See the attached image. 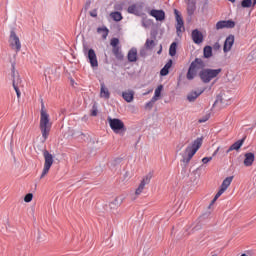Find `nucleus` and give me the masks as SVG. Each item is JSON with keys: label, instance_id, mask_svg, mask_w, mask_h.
Returning a JSON list of instances; mask_svg holds the SVG:
<instances>
[{"label": "nucleus", "instance_id": "f257e3e1", "mask_svg": "<svg viewBox=\"0 0 256 256\" xmlns=\"http://www.w3.org/2000/svg\"><path fill=\"white\" fill-rule=\"evenodd\" d=\"M205 67H207V65L205 64V61H203V59L195 58L188 68L186 79H188V81H193V79H195L197 75V71H199L198 77L200 78V81L207 84L211 83V80L215 79V77H218L219 73L223 71V69L221 68L211 69Z\"/></svg>", "mask_w": 256, "mask_h": 256}, {"label": "nucleus", "instance_id": "f03ea898", "mask_svg": "<svg viewBox=\"0 0 256 256\" xmlns=\"http://www.w3.org/2000/svg\"><path fill=\"white\" fill-rule=\"evenodd\" d=\"M51 122H49V114L45 110V104L41 102V111H40V131L44 141L49 139V133H51Z\"/></svg>", "mask_w": 256, "mask_h": 256}, {"label": "nucleus", "instance_id": "7ed1b4c3", "mask_svg": "<svg viewBox=\"0 0 256 256\" xmlns=\"http://www.w3.org/2000/svg\"><path fill=\"white\" fill-rule=\"evenodd\" d=\"M107 121L110 125V129H112L114 133H116L117 135H121L122 137L123 135H125V132L127 131V127H125V123H123V120L119 118L108 117Z\"/></svg>", "mask_w": 256, "mask_h": 256}, {"label": "nucleus", "instance_id": "20e7f679", "mask_svg": "<svg viewBox=\"0 0 256 256\" xmlns=\"http://www.w3.org/2000/svg\"><path fill=\"white\" fill-rule=\"evenodd\" d=\"M232 182L233 176H229L223 180L219 191L216 193V195L214 196L213 200L209 205V209H211V206L215 204V201H217V199H219L227 191V189H229V186L231 185Z\"/></svg>", "mask_w": 256, "mask_h": 256}, {"label": "nucleus", "instance_id": "39448f33", "mask_svg": "<svg viewBox=\"0 0 256 256\" xmlns=\"http://www.w3.org/2000/svg\"><path fill=\"white\" fill-rule=\"evenodd\" d=\"M43 156H44L45 162H44V168L40 176V179H44V177L49 173L54 163L53 154L49 153L47 150H43Z\"/></svg>", "mask_w": 256, "mask_h": 256}, {"label": "nucleus", "instance_id": "423d86ee", "mask_svg": "<svg viewBox=\"0 0 256 256\" xmlns=\"http://www.w3.org/2000/svg\"><path fill=\"white\" fill-rule=\"evenodd\" d=\"M10 47L15 49L16 53L21 51V41L19 40V36L15 33V30H11L10 39H9Z\"/></svg>", "mask_w": 256, "mask_h": 256}, {"label": "nucleus", "instance_id": "0eeeda50", "mask_svg": "<svg viewBox=\"0 0 256 256\" xmlns=\"http://www.w3.org/2000/svg\"><path fill=\"white\" fill-rule=\"evenodd\" d=\"M151 179H153V174L152 173L147 174L140 182L138 188L135 191V195H141V193H143V189H145V186L151 183Z\"/></svg>", "mask_w": 256, "mask_h": 256}, {"label": "nucleus", "instance_id": "6e6552de", "mask_svg": "<svg viewBox=\"0 0 256 256\" xmlns=\"http://www.w3.org/2000/svg\"><path fill=\"white\" fill-rule=\"evenodd\" d=\"M86 57L89 60L91 67H99V61H97V54L94 49L90 48Z\"/></svg>", "mask_w": 256, "mask_h": 256}, {"label": "nucleus", "instance_id": "1a4fd4ad", "mask_svg": "<svg viewBox=\"0 0 256 256\" xmlns=\"http://www.w3.org/2000/svg\"><path fill=\"white\" fill-rule=\"evenodd\" d=\"M235 44V35L230 34L224 41L223 51L224 53H229L233 45Z\"/></svg>", "mask_w": 256, "mask_h": 256}, {"label": "nucleus", "instance_id": "9d476101", "mask_svg": "<svg viewBox=\"0 0 256 256\" xmlns=\"http://www.w3.org/2000/svg\"><path fill=\"white\" fill-rule=\"evenodd\" d=\"M12 77H13L12 85L19 99L21 97V91L19 90V83H21V79H19V77L15 79V65H12Z\"/></svg>", "mask_w": 256, "mask_h": 256}, {"label": "nucleus", "instance_id": "9b49d317", "mask_svg": "<svg viewBox=\"0 0 256 256\" xmlns=\"http://www.w3.org/2000/svg\"><path fill=\"white\" fill-rule=\"evenodd\" d=\"M187 5V13L189 17H192V15L195 14V11H197V0H185Z\"/></svg>", "mask_w": 256, "mask_h": 256}, {"label": "nucleus", "instance_id": "f8f14e48", "mask_svg": "<svg viewBox=\"0 0 256 256\" xmlns=\"http://www.w3.org/2000/svg\"><path fill=\"white\" fill-rule=\"evenodd\" d=\"M245 139H247V136L245 135L242 139L236 141L235 143H233L228 150L226 151V153H231V151H239L241 149V147H243V143H245Z\"/></svg>", "mask_w": 256, "mask_h": 256}, {"label": "nucleus", "instance_id": "ddd939ff", "mask_svg": "<svg viewBox=\"0 0 256 256\" xmlns=\"http://www.w3.org/2000/svg\"><path fill=\"white\" fill-rule=\"evenodd\" d=\"M255 163V154L253 152H247L244 154V166L251 167Z\"/></svg>", "mask_w": 256, "mask_h": 256}, {"label": "nucleus", "instance_id": "4468645a", "mask_svg": "<svg viewBox=\"0 0 256 256\" xmlns=\"http://www.w3.org/2000/svg\"><path fill=\"white\" fill-rule=\"evenodd\" d=\"M191 36H192V41H194L196 45L203 43V33H201V31H199L198 29H194L192 31Z\"/></svg>", "mask_w": 256, "mask_h": 256}, {"label": "nucleus", "instance_id": "2eb2a0df", "mask_svg": "<svg viewBox=\"0 0 256 256\" xmlns=\"http://www.w3.org/2000/svg\"><path fill=\"white\" fill-rule=\"evenodd\" d=\"M151 17H155L156 21H165V11L163 10H151Z\"/></svg>", "mask_w": 256, "mask_h": 256}, {"label": "nucleus", "instance_id": "dca6fc26", "mask_svg": "<svg viewBox=\"0 0 256 256\" xmlns=\"http://www.w3.org/2000/svg\"><path fill=\"white\" fill-rule=\"evenodd\" d=\"M127 59L129 63H136L137 57V48L133 47L128 51Z\"/></svg>", "mask_w": 256, "mask_h": 256}, {"label": "nucleus", "instance_id": "f3484780", "mask_svg": "<svg viewBox=\"0 0 256 256\" xmlns=\"http://www.w3.org/2000/svg\"><path fill=\"white\" fill-rule=\"evenodd\" d=\"M205 92V89L200 90L199 92L197 91H192L187 95V100L190 103H193L194 101L197 100V97H199L200 95H203V93Z\"/></svg>", "mask_w": 256, "mask_h": 256}, {"label": "nucleus", "instance_id": "a211bd4d", "mask_svg": "<svg viewBox=\"0 0 256 256\" xmlns=\"http://www.w3.org/2000/svg\"><path fill=\"white\" fill-rule=\"evenodd\" d=\"M112 53L118 61H123V59H125L123 52H121V46L112 47Z\"/></svg>", "mask_w": 256, "mask_h": 256}, {"label": "nucleus", "instance_id": "6ab92c4d", "mask_svg": "<svg viewBox=\"0 0 256 256\" xmlns=\"http://www.w3.org/2000/svg\"><path fill=\"white\" fill-rule=\"evenodd\" d=\"M112 53L118 61H123V59H125L123 52H121V46L112 47Z\"/></svg>", "mask_w": 256, "mask_h": 256}, {"label": "nucleus", "instance_id": "aec40b11", "mask_svg": "<svg viewBox=\"0 0 256 256\" xmlns=\"http://www.w3.org/2000/svg\"><path fill=\"white\" fill-rule=\"evenodd\" d=\"M171 67H173V60L172 59L168 60V62L160 70V76L161 77H167V74L169 73V69H171Z\"/></svg>", "mask_w": 256, "mask_h": 256}, {"label": "nucleus", "instance_id": "412c9836", "mask_svg": "<svg viewBox=\"0 0 256 256\" xmlns=\"http://www.w3.org/2000/svg\"><path fill=\"white\" fill-rule=\"evenodd\" d=\"M100 97L103 99H111V92H109V89L105 87V83H101Z\"/></svg>", "mask_w": 256, "mask_h": 256}, {"label": "nucleus", "instance_id": "4be33fe9", "mask_svg": "<svg viewBox=\"0 0 256 256\" xmlns=\"http://www.w3.org/2000/svg\"><path fill=\"white\" fill-rule=\"evenodd\" d=\"M122 98L126 103H132L133 99H135V92H133V90L129 92H122Z\"/></svg>", "mask_w": 256, "mask_h": 256}, {"label": "nucleus", "instance_id": "5701e85b", "mask_svg": "<svg viewBox=\"0 0 256 256\" xmlns=\"http://www.w3.org/2000/svg\"><path fill=\"white\" fill-rule=\"evenodd\" d=\"M219 103H220L221 107H227V105H229V103H230V100L225 99V97H223V95H218L216 97L214 105H217Z\"/></svg>", "mask_w": 256, "mask_h": 256}, {"label": "nucleus", "instance_id": "b1692460", "mask_svg": "<svg viewBox=\"0 0 256 256\" xmlns=\"http://www.w3.org/2000/svg\"><path fill=\"white\" fill-rule=\"evenodd\" d=\"M203 57L204 59H211V57H213V47L205 46L203 49Z\"/></svg>", "mask_w": 256, "mask_h": 256}, {"label": "nucleus", "instance_id": "393cba45", "mask_svg": "<svg viewBox=\"0 0 256 256\" xmlns=\"http://www.w3.org/2000/svg\"><path fill=\"white\" fill-rule=\"evenodd\" d=\"M201 145H203V137L194 140L190 148L199 151V149H201Z\"/></svg>", "mask_w": 256, "mask_h": 256}, {"label": "nucleus", "instance_id": "a878e982", "mask_svg": "<svg viewBox=\"0 0 256 256\" xmlns=\"http://www.w3.org/2000/svg\"><path fill=\"white\" fill-rule=\"evenodd\" d=\"M121 203H123V199L116 197L114 201L110 203V208L117 209V207H120Z\"/></svg>", "mask_w": 256, "mask_h": 256}, {"label": "nucleus", "instance_id": "bb28decb", "mask_svg": "<svg viewBox=\"0 0 256 256\" xmlns=\"http://www.w3.org/2000/svg\"><path fill=\"white\" fill-rule=\"evenodd\" d=\"M128 13L131 15H137L139 16V8L137 7L136 4H132L131 6L128 7L127 9Z\"/></svg>", "mask_w": 256, "mask_h": 256}, {"label": "nucleus", "instance_id": "cd10ccee", "mask_svg": "<svg viewBox=\"0 0 256 256\" xmlns=\"http://www.w3.org/2000/svg\"><path fill=\"white\" fill-rule=\"evenodd\" d=\"M183 31H185V22L183 20H180L176 24V33L177 35H179V33H182Z\"/></svg>", "mask_w": 256, "mask_h": 256}, {"label": "nucleus", "instance_id": "c85d7f7f", "mask_svg": "<svg viewBox=\"0 0 256 256\" xmlns=\"http://www.w3.org/2000/svg\"><path fill=\"white\" fill-rule=\"evenodd\" d=\"M169 55H170V57H175V55H177V42H173L170 45Z\"/></svg>", "mask_w": 256, "mask_h": 256}, {"label": "nucleus", "instance_id": "c756f323", "mask_svg": "<svg viewBox=\"0 0 256 256\" xmlns=\"http://www.w3.org/2000/svg\"><path fill=\"white\" fill-rule=\"evenodd\" d=\"M97 33H103L102 34V39H107V36L109 35V30L107 27H98L97 28Z\"/></svg>", "mask_w": 256, "mask_h": 256}, {"label": "nucleus", "instance_id": "7c9ffc66", "mask_svg": "<svg viewBox=\"0 0 256 256\" xmlns=\"http://www.w3.org/2000/svg\"><path fill=\"white\" fill-rule=\"evenodd\" d=\"M111 17L114 21L119 22L123 20V15L121 14V12L116 11V12H112L111 13Z\"/></svg>", "mask_w": 256, "mask_h": 256}, {"label": "nucleus", "instance_id": "2f4dec72", "mask_svg": "<svg viewBox=\"0 0 256 256\" xmlns=\"http://www.w3.org/2000/svg\"><path fill=\"white\" fill-rule=\"evenodd\" d=\"M145 49L151 51L155 47V40L147 39L144 44Z\"/></svg>", "mask_w": 256, "mask_h": 256}, {"label": "nucleus", "instance_id": "473e14b6", "mask_svg": "<svg viewBox=\"0 0 256 256\" xmlns=\"http://www.w3.org/2000/svg\"><path fill=\"white\" fill-rule=\"evenodd\" d=\"M241 7L243 9H249V7H253V0H242Z\"/></svg>", "mask_w": 256, "mask_h": 256}, {"label": "nucleus", "instance_id": "72a5a7b5", "mask_svg": "<svg viewBox=\"0 0 256 256\" xmlns=\"http://www.w3.org/2000/svg\"><path fill=\"white\" fill-rule=\"evenodd\" d=\"M235 21L233 20H224V29H234Z\"/></svg>", "mask_w": 256, "mask_h": 256}, {"label": "nucleus", "instance_id": "f704fd0d", "mask_svg": "<svg viewBox=\"0 0 256 256\" xmlns=\"http://www.w3.org/2000/svg\"><path fill=\"white\" fill-rule=\"evenodd\" d=\"M185 153H188V157L192 158L195 156V153H197V150L191 148V146H188L185 150Z\"/></svg>", "mask_w": 256, "mask_h": 256}, {"label": "nucleus", "instance_id": "c9c22d12", "mask_svg": "<svg viewBox=\"0 0 256 256\" xmlns=\"http://www.w3.org/2000/svg\"><path fill=\"white\" fill-rule=\"evenodd\" d=\"M98 113H99V110L97 109V104H94L92 106L90 115H91V117H97Z\"/></svg>", "mask_w": 256, "mask_h": 256}, {"label": "nucleus", "instance_id": "e433bc0d", "mask_svg": "<svg viewBox=\"0 0 256 256\" xmlns=\"http://www.w3.org/2000/svg\"><path fill=\"white\" fill-rule=\"evenodd\" d=\"M174 15L176 17V21H183V16L181 15V12H179V10L174 9Z\"/></svg>", "mask_w": 256, "mask_h": 256}, {"label": "nucleus", "instance_id": "4c0bfd02", "mask_svg": "<svg viewBox=\"0 0 256 256\" xmlns=\"http://www.w3.org/2000/svg\"><path fill=\"white\" fill-rule=\"evenodd\" d=\"M216 29H217V31H219L221 29H225V20L218 21L216 23Z\"/></svg>", "mask_w": 256, "mask_h": 256}, {"label": "nucleus", "instance_id": "58836bf2", "mask_svg": "<svg viewBox=\"0 0 256 256\" xmlns=\"http://www.w3.org/2000/svg\"><path fill=\"white\" fill-rule=\"evenodd\" d=\"M209 119H211V114L208 113L205 116H203L202 118H200L198 120V123H206V121H209Z\"/></svg>", "mask_w": 256, "mask_h": 256}, {"label": "nucleus", "instance_id": "ea45409f", "mask_svg": "<svg viewBox=\"0 0 256 256\" xmlns=\"http://www.w3.org/2000/svg\"><path fill=\"white\" fill-rule=\"evenodd\" d=\"M25 203H31L33 201V193H28L24 197Z\"/></svg>", "mask_w": 256, "mask_h": 256}, {"label": "nucleus", "instance_id": "a19ab883", "mask_svg": "<svg viewBox=\"0 0 256 256\" xmlns=\"http://www.w3.org/2000/svg\"><path fill=\"white\" fill-rule=\"evenodd\" d=\"M111 47H119V38H112L110 41Z\"/></svg>", "mask_w": 256, "mask_h": 256}, {"label": "nucleus", "instance_id": "79ce46f5", "mask_svg": "<svg viewBox=\"0 0 256 256\" xmlns=\"http://www.w3.org/2000/svg\"><path fill=\"white\" fill-rule=\"evenodd\" d=\"M163 91V85H159L156 90L154 95H156V97H161V92Z\"/></svg>", "mask_w": 256, "mask_h": 256}, {"label": "nucleus", "instance_id": "37998d69", "mask_svg": "<svg viewBox=\"0 0 256 256\" xmlns=\"http://www.w3.org/2000/svg\"><path fill=\"white\" fill-rule=\"evenodd\" d=\"M209 161H213V157H204L202 159V163H204V165H207V163H209Z\"/></svg>", "mask_w": 256, "mask_h": 256}, {"label": "nucleus", "instance_id": "c03bdc74", "mask_svg": "<svg viewBox=\"0 0 256 256\" xmlns=\"http://www.w3.org/2000/svg\"><path fill=\"white\" fill-rule=\"evenodd\" d=\"M214 51H219L221 49V44L219 42H215L213 45Z\"/></svg>", "mask_w": 256, "mask_h": 256}, {"label": "nucleus", "instance_id": "a18cd8bd", "mask_svg": "<svg viewBox=\"0 0 256 256\" xmlns=\"http://www.w3.org/2000/svg\"><path fill=\"white\" fill-rule=\"evenodd\" d=\"M191 157L190 156H187V157H183L182 161L183 163H186V165H189L190 161H191Z\"/></svg>", "mask_w": 256, "mask_h": 256}, {"label": "nucleus", "instance_id": "49530a36", "mask_svg": "<svg viewBox=\"0 0 256 256\" xmlns=\"http://www.w3.org/2000/svg\"><path fill=\"white\" fill-rule=\"evenodd\" d=\"M153 105H155V104L153 102L149 101L148 103H146L145 109L151 110V109H153Z\"/></svg>", "mask_w": 256, "mask_h": 256}, {"label": "nucleus", "instance_id": "de8ad7c7", "mask_svg": "<svg viewBox=\"0 0 256 256\" xmlns=\"http://www.w3.org/2000/svg\"><path fill=\"white\" fill-rule=\"evenodd\" d=\"M140 57H147V50L145 48L140 50Z\"/></svg>", "mask_w": 256, "mask_h": 256}, {"label": "nucleus", "instance_id": "09e8293b", "mask_svg": "<svg viewBox=\"0 0 256 256\" xmlns=\"http://www.w3.org/2000/svg\"><path fill=\"white\" fill-rule=\"evenodd\" d=\"M123 161V158H115L113 160L114 165H119Z\"/></svg>", "mask_w": 256, "mask_h": 256}, {"label": "nucleus", "instance_id": "8fccbe9b", "mask_svg": "<svg viewBox=\"0 0 256 256\" xmlns=\"http://www.w3.org/2000/svg\"><path fill=\"white\" fill-rule=\"evenodd\" d=\"M156 101H159V96H157V95L154 94V96L152 97V99L150 100V102H152V103L155 104Z\"/></svg>", "mask_w": 256, "mask_h": 256}, {"label": "nucleus", "instance_id": "3c124183", "mask_svg": "<svg viewBox=\"0 0 256 256\" xmlns=\"http://www.w3.org/2000/svg\"><path fill=\"white\" fill-rule=\"evenodd\" d=\"M90 17H97V9L90 11Z\"/></svg>", "mask_w": 256, "mask_h": 256}, {"label": "nucleus", "instance_id": "603ef678", "mask_svg": "<svg viewBox=\"0 0 256 256\" xmlns=\"http://www.w3.org/2000/svg\"><path fill=\"white\" fill-rule=\"evenodd\" d=\"M199 229H201V227L195 226V227L192 229V231H197V230H199Z\"/></svg>", "mask_w": 256, "mask_h": 256}, {"label": "nucleus", "instance_id": "864d4df0", "mask_svg": "<svg viewBox=\"0 0 256 256\" xmlns=\"http://www.w3.org/2000/svg\"><path fill=\"white\" fill-rule=\"evenodd\" d=\"M115 9L122 10L123 8L121 7V5H117L115 6Z\"/></svg>", "mask_w": 256, "mask_h": 256}, {"label": "nucleus", "instance_id": "5fc2aeb1", "mask_svg": "<svg viewBox=\"0 0 256 256\" xmlns=\"http://www.w3.org/2000/svg\"><path fill=\"white\" fill-rule=\"evenodd\" d=\"M255 5H256V0H253L252 1V7H255Z\"/></svg>", "mask_w": 256, "mask_h": 256}, {"label": "nucleus", "instance_id": "6e6d98bb", "mask_svg": "<svg viewBox=\"0 0 256 256\" xmlns=\"http://www.w3.org/2000/svg\"><path fill=\"white\" fill-rule=\"evenodd\" d=\"M219 149H217L214 153H213V157H215L218 153Z\"/></svg>", "mask_w": 256, "mask_h": 256}, {"label": "nucleus", "instance_id": "4d7b16f0", "mask_svg": "<svg viewBox=\"0 0 256 256\" xmlns=\"http://www.w3.org/2000/svg\"><path fill=\"white\" fill-rule=\"evenodd\" d=\"M161 51H163V48H160V50L157 52L158 55H161Z\"/></svg>", "mask_w": 256, "mask_h": 256}, {"label": "nucleus", "instance_id": "13d9d810", "mask_svg": "<svg viewBox=\"0 0 256 256\" xmlns=\"http://www.w3.org/2000/svg\"><path fill=\"white\" fill-rule=\"evenodd\" d=\"M208 3H209V0H205L204 7L205 5H208Z\"/></svg>", "mask_w": 256, "mask_h": 256}, {"label": "nucleus", "instance_id": "bf43d9fd", "mask_svg": "<svg viewBox=\"0 0 256 256\" xmlns=\"http://www.w3.org/2000/svg\"><path fill=\"white\" fill-rule=\"evenodd\" d=\"M80 135H81L82 137H86L85 133H83V132H80Z\"/></svg>", "mask_w": 256, "mask_h": 256}, {"label": "nucleus", "instance_id": "052dcab7", "mask_svg": "<svg viewBox=\"0 0 256 256\" xmlns=\"http://www.w3.org/2000/svg\"><path fill=\"white\" fill-rule=\"evenodd\" d=\"M230 3H235L237 0H228Z\"/></svg>", "mask_w": 256, "mask_h": 256}]
</instances>
